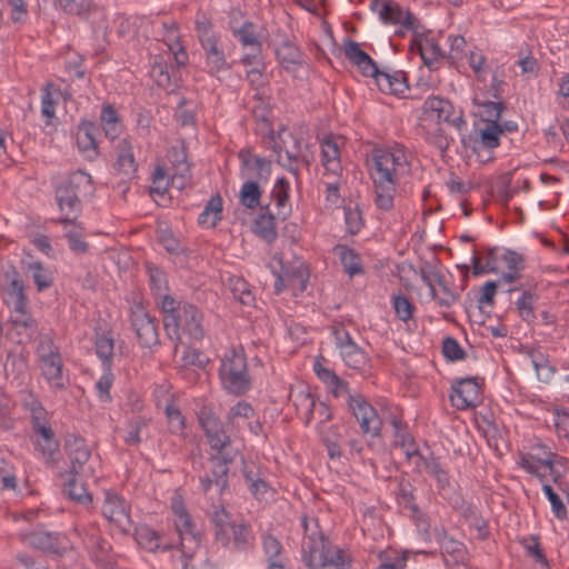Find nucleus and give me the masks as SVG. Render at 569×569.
<instances>
[{"label": "nucleus", "instance_id": "nucleus-1", "mask_svg": "<svg viewBox=\"0 0 569 569\" xmlns=\"http://www.w3.org/2000/svg\"><path fill=\"white\" fill-rule=\"evenodd\" d=\"M410 172V163L402 149H376L372 153L370 177L373 182V203L382 211H390L395 204L397 187Z\"/></svg>", "mask_w": 569, "mask_h": 569}, {"label": "nucleus", "instance_id": "nucleus-2", "mask_svg": "<svg viewBox=\"0 0 569 569\" xmlns=\"http://www.w3.org/2000/svg\"><path fill=\"white\" fill-rule=\"evenodd\" d=\"M160 309L164 330L171 339H180L181 333L193 340H201L204 337L203 315L197 306L177 301L170 295H166L160 301Z\"/></svg>", "mask_w": 569, "mask_h": 569}, {"label": "nucleus", "instance_id": "nucleus-3", "mask_svg": "<svg viewBox=\"0 0 569 569\" xmlns=\"http://www.w3.org/2000/svg\"><path fill=\"white\" fill-rule=\"evenodd\" d=\"M199 422L204 431L210 448L216 451L211 455L210 462L216 481L221 487L226 486V475L229 472V466L234 461L237 450L230 449L231 439L227 435L221 420L210 410L203 408L199 415Z\"/></svg>", "mask_w": 569, "mask_h": 569}, {"label": "nucleus", "instance_id": "nucleus-4", "mask_svg": "<svg viewBox=\"0 0 569 569\" xmlns=\"http://www.w3.org/2000/svg\"><path fill=\"white\" fill-rule=\"evenodd\" d=\"M92 190V178L82 170H77L61 180L54 189L56 201L61 212L59 222L74 224L81 211V196L91 193Z\"/></svg>", "mask_w": 569, "mask_h": 569}, {"label": "nucleus", "instance_id": "nucleus-5", "mask_svg": "<svg viewBox=\"0 0 569 569\" xmlns=\"http://www.w3.org/2000/svg\"><path fill=\"white\" fill-rule=\"evenodd\" d=\"M210 519L213 525L214 540L223 548L243 553L253 548L254 535L249 522L231 520L230 513L224 508L216 509Z\"/></svg>", "mask_w": 569, "mask_h": 569}, {"label": "nucleus", "instance_id": "nucleus-6", "mask_svg": "<svg viewBox=\"0 0 569 569\" xmlns=\"http://www.w3.org/2000/svg\"><path fill=\"white\" fill-rule=\"evenodd\" d=\"M197 39L203 51L204 66L209 74L216 76L230 69L221 36L214 31L211 17L198 10L194 18Z\"/></svg>", "mask_w": 569, "mask_h": 569}, {"label": "nucleus", "instance_id": "nucleus-7", "mask_svg": "<svg viewBox=\"0 0 569 569\" xmlns=\"http://www.w3.org/2000/svg\"><path fill=\"white\" fill-rule=\"evenodd\" d=\"M220 383L228 393L242 396L251 388L248 361L242 348L227 350L218 369Z\"/></svg>", "mask_w": 569, "mask_h": 569}, {"label": "nucleus", "instance_id": "nucleus-8", "mask_svg": "<svg viewBox=\"0 0 569 569\" xmlns=\"http://www.w3.org/2000/svg\"><path fill=\"white\" fill-rule=\"evenodd\" d=\"M129 320L140 347L152 349L160 345L157 319L150 316L142 301L131 303Z\"/></svg>", "mask_w": 569, "mask_h": 569}, {"label": "nucleus", "instance_id": "nucleus-9", "mask_svg": "<svg viewBox=\"0 0 569 569\" xmlns=\"http://www.w3.org/2000/svg\"><path fill=\"white\" fill-rule=\"evenodd\" d=\"M502 129L500 123L493 120L476 124L472 134L469 136L472 151L482 162L493 159L492 150L500 146Z\"/></svg>", "mask_w": 569, "mask_h": 569}, {"label": "nucleus", "instance_id": "nucleus-10", "mask_svg": "<svg viewBox=\"0 0 569 569\" xmlns=\"http://www.w3.org/2000/svg\"><path fill=\"white\" fill-rule=\"evenodd\" d=\"M312 158L309 146L303 143L302 138L289 134L288 140H282L278 161L296 177L302 167L308 168L310 166Z\"/></svg>", "mask_w": 569, "mask_h": 569}, {"label": "nucleus", "instance_id": "nucleus-11", "mask_svg": "<svg viewBox=\"0 0 569 569\" xmlns=\"http://www.w3.org/2000/svg\"><path fill=\"white\" fill-rule=\"evenodd\" d=\"M348 407L359 422L362 435L371 438L381 435L382 421L377 410L360 393L349 395Z\"/></svg>", "mask_w": 569, "mask_h": 569}, {"label": "nucleus", "instance_id": "nucleus-12", "mask_svg": "<svg viewBox=\"0 0 569 569\" xmlns=\"http://www.w3.org/2000/svg\"><path fill=\"white\" fill-rule=\"evenodd\" d=\"M32 548L54 557H62L72 550V543L67 535L50 531H32L23 536Z\"/></svg>", "mask_w": 569, "mask_h": 569}, {"label": "nucleus", "instance_id": "nucleus-13", "mask_svg": "<svg viewBox=\"0 0 569 569\" xmlns=\"http://www.w3.org/2000/svg\"><path fill=\"white\" fill-rule=\"evenodd\" d=\"M64 450L70 461L67 475L93 476V468L88 465L91 450L82 437L68 435L64 441Z\"/></svg>", "mask_w": 569, "mask_h": 569}, {"label": "nucleus", "instance_id": "nucleus-14", "mask_svg": "<svg viewBox=\"0 0 569 569\" xmlns=\"http://www.w3.org/2000/svg\"><path fill=\"white\" fill-rule=\"evenodd\" d=\"M336 347L339 349L340 356L345 363L355 369L362 370L369 362L367 353L353 341L349 331L343 326H335L332 328Z\"/></svg>", "mask_w": 569, "mask_h": 569}, {"label": "nucleus", "instance_id": "nucleus-15", "mask_svg": "<svg viewBox=\"0 0 569 569\" xmlns=\"http://www.w3.org/2000/svg\"><path fill=\"white\" fill-rule=\"evenodd\" d=\"M449 397L451 405L458 410L476 408L482 401L481 387L476 378L457 379Z\"/></svg>", "mask_w": 569, "mask_h": 569}, {"label": "nucleus", "instance_id": "nucleus-16", "mask_svg": "<svg viewBox=\"0 0 569 569\" xmlns=\"http://www.w3.org/2000/svg\"><path fill=\"white\" fill-rule=\"evenodd\" d=\"M241 161L240 176L246 181H257L258 184L267 183L271 176V161L264 157L252 153L248 149L239 151Z\"/></svg>", "mask_w": 569, "mask_h": 569}, {"label": "nucleus", "instance_id": "nucleus-17", "mask_svg": "<svg viewBox=\"0 0 569 569\" xmlns=\"http://www.w3.org/2000/svg\"><path fill=\"white\" fill-rule=\"evenodd\" d=\"M103 517L113 523L121 532L127 533L131 527L129 507L124 499L112 491L104 492V499L101 507Z\"/></svg>", "mask_w": 569, "mask_h": 569}, {"label": "nucleus", "instance_id": "nucleus-18", "mask_svg": "<svg viewBox=\"0 0 569 569\" xmlns=\"http://www.w3.org/2000/svg\"><path fill=\"white\" fill-rule=\"evenodd\" d=\"M426 113H435L439 121L446 122L458 131L466 126L461 110H456L453 104L441 97H428L423 102Z\"/></svg>", "mask_w": 569, "mask_h": 569}, {"label": "nucleus", "instance_id": "nucleus-19", "mask_svg": "<svg viewBox=\"0 0 569 569\" xmlns=\"http://www.w3.org/2000/svg\"><path fill=\"white\" fill-rule=\"evenodd\" d=\"M370 8L379 14L385 23H400L408 30H416L417 28L416 17L410 11L403 13L401 7L393 1L372 0Z\"/></svg>", "mask_w": 569, "mask_h": 569}, {"label": "nucleus", "instance_id": "nucleus-20", "mask_svg": "<svg viewBox=\"0 0 569 569\" xmlns=\"http://www.w3.org/2000/svg\"><path fill=\"white\" fill-rule=\"evenodd\" d=\"M308 281L309 269L303 262L293 267H282L281 272L277 274L274 292L279 295L284 288H290L297 296L307 289Z\"/></svg>", "mask_w": 569, "mask_h": 569}, {"label": "nucleus", "instance_id": "nucleus-21", "mask_svg": "<svg viewBox=\"0 0 569 569\" xmlns=\"http://www.w3.org/2000/svg\"><path fill=\"white\" fill-rule=\"evenodd\" d=\"M9 321L19 345L29 343L38 332V321L27 310V307L11 309Z\"/></svg>", "mask_w": 569, "mask_h": 569}, {"label": "nucleus", "instance_id": "nucleus-22", "mask_svg": "<svg viewBox=\"0 0 569 569\" xmlns=\"http://www.w3.org/2000/svg\"><path fill=\"white\" fill-rule=\"evenodd\" d=\"M343 53L347 60L355 64L365 77L373 78V76H377L379 70L378 66L373 59L360 48L358 42L351 39L346 40Z\"/></svg>", "mask_w": 569, "mask_h": 569}, {"label": "nucleus", "instance_id": "nucleus-23", "mask_svg": "<svg viewBox=\"0 0 569 569\" xmlns=\"http://www.w3.org/2000/svg\"><path fill=\"white\" fill-rule=\"evenodd\" d=\"M333 548L326 537L313 540H302L301 553L302 561L309 569H319L322 560Z\"/></svg>", "mask_w": 569, "mask_h": 569}, {"label": "nucleus", "instance_id": "nucleus-24", "mask_svg": "<svg viewBox=\"0 0 569 569\" xmlns=\"http://www.w3.org/2000/svg\"><path fill=\"white\" fill-rule=\"evenodd\" d=\"M40 369L42 376L54 390H63L67 388L69 379L63 373V361L61 355L40 360Z\"/></svg>", "mask_w": 569, "mask_h": 569}, {"label": "nucleus", "instance_id": "nucleus-25", "mask_svg": "<svg viewBox=\"0 0 569 569\" xmlns=\"http://www.w3.org/2000/svg\"><path fill=\"white\" fill-rule=\"evenodd\" d=\"M274 52L279 63L288 72L296 71L305 63V57L300 48L289 39H283L276 47Z\"/></svg>", "mask_w": 569, "mask_h": 569}, {"label": "nucleus", "instance_id": "nucleus-26", "mask_svg": "<svg viewBox=\"0 0 569 569\" xmlns=\"http://www.w3.org/2000/svg\"><path fill=\"white\" fill-rule=\"evenodd\" d=\"M261 545L267 557V569H286V557L281 541L271 533L261 537Z\"/></svg>", "mask_w": 569, "mask_h": 569}, {"label": "nucleus", "instance_id": "nucleus-27", "mask_svg": "<svg viewBox=\"0 0 569 569\" xmlns=\"http://www.w3.org/2000/svg\"><path fill=\"white\" fill-rule=\"evenodd\" d=\"M254 233L268 243L277 240L276 218L270 211L269 204L260 207V212L253 222Z\"/></svg>", "mask_w": 569, "mask_h": 569}, {"label": "nucleus", "instance_id": "nucleus-28", "mask_svg": "<svg viewBox=\"0 0 569 569\" xmlns=\"http://www.w3.org/2000/svg\"><path fill=\"white\" fill-rule=\"evenodd\" d=\"M373 79L382 93L402 94L408 89L407 80L403 72H387L378 70Z\"/></svg>", "mask_w": 569, "mask_h": 569}, {"label": "nucleus", "instance_id": "nucleus-29", "mask_svg": "<svg viewBox=\"0 0 569 569\" xmlns=\"http://www.w3.org/2000/svg\"><path fill=\"white\" fill-rule=\"evenodd\" d=\"M415 471L418 473L427 472L435 477L440 486L448 485L449 478L442 469L439 459L430 452L428 456L422 452L413 460Z\"/></svg>", "mask_w": 569, "mask_h": 569}, {"label": "nucleus", "instance_id": "nucleus-30", "mask_svg": "<svg viewBox=\"0 0 569 569\" xmlns=\"http://www.w3.org/2000/svg\"><path fill=\"white\" fill-rule=\"evenodd\" d=\"M97 127L93 122L81 121L78 128L77 143L82 152H88V159L93 160L98 157V142L96 140Z\"/></svg>", "mask_w": 569, "mask_h": 569}, {"label": "nucleus", "instance_id": "nucleus-31", "mask_svg": "<svg viewBox=\"0 0 569 569\" xmlns=\"http://www.w3.org/2000/svg\"><path fill=\"white\" fill-rule=\"evenodd\" d=\"M500 260L501 269H507V271H503L501 274L503 282L511 283L520 278V272L525 269V260L522 254L513 250L506 249L500 254Z\"/></svg>", "mask_w": 569, "mask_h": 569}, {"label": "nucleus", "instance_id": "nucleus-32", "mask_svg": "<svg viewBox=\"0 0 569 569\" xmlns=\"http://www.w3.org/2000/svg\"><path fill=\"white\" fill-rule=\"evenodd\" d=\"M117 161L114 170L124 177H131L137 171V162L132 152V146L129 139L124 138L117 146Z\"/></svg>", "mask_w": 569, "mask_h": 569}, {"label": "nucleus", "instance_id": "nucleus-33", "mask_svg": "<svg viewBox=\"0 0 569 569\" xmlns=\"http://www.w3.org/2000/svg\"><path fill=\"white\" fill-rule=\"evenodd\" d=\"M134 539L139 546L150 552L158 550L168 551L172 547L161 543V536L147 525H139L134 529Z\"/></svg>", "mask_w": 569, "mask_h": 569}, {"label": "nucleus", "instance_id": "nucleus-34", "mask_svg": "<svg viewBox=\"0 0 569 569\" xmlns=\"http://www.w3.org/2000/svg\"><path fill=\"white\" fill-rule=\"evenodd\" d=\"M4 372L8 379L23 382L28 376V359L21 352H8L4 362Z\"/></svg>", "mask_w": 569, "mask_h": 569}, {"label": "nucleus", "instance_id": "nucleus-35", "mask_svg": "<svg viewBox=\"0 0 569 569\" xmlns=\"http://www.w3.org/2000/svg\"><path fill=\"white\" fill-rule=\"evenodd\" d=\"M290 182L284 178H278L271 191V198L276 202L278 216L286 220L291 213V206L289 204Z\"/></svg>", "mask_w": 569, "mask_h": 569}, {"label": "nucleus", "instance_id": "nucleus-36", "mask_svg": "<svg viewBox=\"0 0 569 569\" xmlns=\"http://www.w3.org/2000/svg\"><path fill=\"white\" fill-rule=\"evenodd\" d=\"M321 162L325 169L332 174L341 171L340 150L332 138H326L321 142Z\"/></svg>", "mask_w": 569, "mask_h": 569}, {"label": "nucleus", "instance_id": "nucleus-37", "mask_svg": "<svg viewBox=\"0 0 569 569\" xmlns=\"http://www.w3.org/2000/svg\"><path fill=\"white\" fill-rule=\"evenodd\" d=\"M291 397L297 415L303 420L305 425H309L315 415L317 402L315 397L307 390H300Z\"/></svg>", "mask_w": 569, "mask_h": 569}, {"label": "nucleus", "instance_id": "nucleus-38", "mask_svg": "<svg viewBox=\"0 0 569 569\" xmlns=\"http://www.w3.org/2000/svg\"><path fill=\"white\" fill-rule=\"evenodd\" d=\"M83 541L96 562L107 563L111 560V545L106 539L96 533H87Z\"/></svg>", "mask_w": 569, "mask_h": 569}, {"label": "nucleus", "instance_id": "nucleus-39", "mask_svg": "<svg viewBox=\"0 0 569 569\" xmlns=\"http://www.w3.org/2000/svg\"><path fill=\"white\" fill-rule=\"evenodd\" d=\"M69 477L67 483L64 485V492L68 497L82 505H89L92 501L91 495L88 492L83 479L89 478L90 476H78V475H67Z\"/></svg>", "mask_w": 569, "mask_h": 569}, {"label": "nucleus", "instance_id": "nucleus-40", "mask_svg": "<svg viewBox=\"0 0 569 569\" xmlns=\"http://www.w3.org/2000/svg\"><path fill=\"white\" fill-rule=\"evenodd\" d=\"M222 213V198L220 194L212 196L207 202L203 211L198 217V222L201 226L214 228L221 220Z\"/></svg>", "mask_w": 569, "mask_h": 569}, {"label": "nucleus", "instance_id": "nucleus-41", "mask_svg": "<svg viewBox=\"0 0 569 569\" xmlns=\"http://www.w3.org/2000/svg\"><path fill=\"white\" fill-rule=\"evenodd\" d=\"M555 457V452L550 450V448L542 442H537L531 446L529 452L521 453L518 465L525 463V460H528L529 463H537L539 466L551 467L552 460Z\"/></svg>", "mask_w": 569, "mask_h": 569}, {"label": "nucleus", "instance_id": "nucleus-42", "mask_svg": "<svg viewBox=\"0 0 569 569\" xmlns=\"http://www.w3.org/2000/svg\"><path fill=\"white\" fill-rule=\"evenodd\" d=\"M335 252L339 256L345 271L350 277H353L356 274H360L363 272V269L361 266V259L355 250L348 248L345 244H338L335 248Z\"/></svg>", "mask_w": 569, "mask_h": 569}, {"label": "nucleus", "instance_id": "nucleus-43", "mask_svg": "<svg viewBox=\"0 0 569 569\" xmlns=\"http://www.w3.org/2000/svg\"><path fill=\"white\" fill-rule=\"evenodd\" d=\"M94 348L97 356L102 361V367L111 368L114 353V339L111 332L106 331L97 335Z\"/></svg>", "mask_w": 569, "mask_h": 569}, {"label": "nucleus", "instance_id": "nucleus-44", "mask_svg": "<svg viewBox=\"0 0 569 569\" xmlns=\"http://www.w3.org/2000/svg\"><path fill=\"white\" fill-rule=\"evenodd\" d=\"M256 411L253 407L247 401H238L232 406L226 415V425L231 428H239L241 422L253 419Z\"/></svg>", "mask_w": 569, "mask_h": 569}, {"label": "nucleus", "instance_id": "nucleus-45", "mask_svg": "<svg viewBox=\"0 0 569 569\" xmlns=\"http://www.w3.org/2000/svg\"><path fill=\"white\" fill-rule=\"evenodd\" d=\"M232 34L244 48H262V42L257 34V27L252 21H244L241 27L232 31Z\"/></svg>", "mask_w": 569, "mask_h": 569}, {"label": "nucleus", "instance_id": "nucleus-46", "mask_svg": "<svg viewBox=\"0 0 569 569\" xmlns=\"http://www.w3.org/2000/svg\"><path fill=\"white\" fill-rule=\"evenodd\" d=\"M261 196L262 190L260 184L257 183V181H246L239 191L240 203L243 207L252 210L260 207Z\"/></svg>", "mask_w": 569, "mask_h": 569}, {"label": "nucleus", "instance_id": "nucleus-47", "mask_svg": "<svg viewBox=\"0 0 569 569\" xmlns=\"http://www.w3.org/2000/svg\"><path fill=\"white\" fill-rule=\"evenodd\" d=\"M538 300V295L531 290H525L516 301V307L520 318L531 323L536 319L535 302Z\"/></svg>", "mask_w": 569, "mask_h": 569}, {"label": "nucleus", "instance_id": "nucleus-48", "mask_svg": "<svg viewBox=\"0 0 569 569\" xmlns=\"http://www.w3.org/2000/svg\"><path fill=\"white\" fill-rule=\"evenodd\" d=\"M58 93L59 89L52 83H47L41 90V114L46 118V124H51L56 117L57 101L53 93Z\"/></svg>", "mask_w": 569, "mask_h": 569}, {"label": "nucleus", "instance_id": "nucleus-49", "mask_svg": "<svg viewBox=\"0 0 569 569\" xmlns=\"http://www.w3.org/2000/svg\"><path fill=\"white\" fill-rule=\"evenodd\" d=\"M57 4L66 13L87 17L96 10L93 0H57Z\"/></svg>", "mask_w": 569, "mask_h": 569}, {"label": "nucleus", "instance_id": "nucleus-50", "mask_svg": "<svg viewBox=\"0 0 569 569\" xmlns=\"http://www.w3.org/2000/svg\"><path fill=\"white\" fill-rule=\"evenodd\" d=\"M319 565L321 569H351V557L340 548H333Z\"/></svg>", "mask_w": 569, "mask_h": 569}, {"label": "nucleus", "instance_id": "nucleus-51", "mask_svg": "<svg viewBox=\"0 0 569 569\" xmlns=\"http://www.w3.org/2000/svg\"><path fill=\"white\" fill-rule=\"evenodd\" d=\"M413 41L418 47L423 62L428 67H431L432 63L438 60V58L442 57L441 48L432 39H418L416 37Z\"/></svg>", "mask_w": 569, "mask_h": 569}, {"label": "nucleus", "instance_id": "nucleus-52", "mask_svg": "<svg viewBox=\"0 0 569 569\" xmlns=\"http://www.w3.org/2000/svg\"><path fill=\"white\" fill-rule=\"evenodd\" d=\"M180 537V547L183 557L192 558L196 550L200 547L202 533L196 528L190 531H186L179 535Z\"/></svg>", "mask_w": 569, "mask_h": 569}, {"label": "nucleus", "instance_id": "nucleus-53", "mask_svg": "<svg viewBox=\"0 0 569 569\" xmlns=\"http://www.w3.org/2000/svg\"><path fill=\"white\" fill-rule=\"evenodd\" d=\"M8 306L11 309L26 308L28 305V298L24 293V284L20 279H12L8 287Z\"/></svg>", "mask_w": 569, "mask_h": 569}, {"label": "nucleus", "instance_id": "nucleus-54", "mask_svg": "<svg viewBox=\"0 0 569 569\" xmlns=\"http://www.w3.org/2000/svg\"><path fill=\"white\" fill-rule=\"evenodd\" d=\"M29 272L31 273V278L38 291H43L52 286L53 277L51 271L44 268L40 262L30 263Z\"/></svg>", "mask_w": 569, "mask_h": 569}, {"label": "nucleus", "instance_id": "nucleus-55", "mask_svg": "<svg viewBox=\"0 0 569 569\" xmlns=\"http://www.w3.org/2000/svg\"><path fill=\"white\" fill-rule=\"evenodd\" d=\"M392 425L396 430V436L400 438L398 445L403 449L407 459L409 461H413L421 453L416 445L415 439L408 433H400L401 422L399 420L393 419Z\"/></svg>", "mask_w": 569, "mask_h": 569}, {"label": "nucleus", "instance_id": "nucleus-56", "mask_svg": "<svg viewBox=\"0 0 569 569\" xmlns=\"http://www.w3.org/2000/svg\"><path fill=\"white\" fill-rule=\"evenodd\" d=\"M147 273L149 276V283L152 292L156 296L163 297L167 290V279L164 272L152 263L146 264Z\"/></svg>", "mask_w": 569, "mask_h": 569}, {"label": "nucleus", "instance_id": "nucleus-57", "mask_svg": "<svg viewBox=\"0 0 569 569\" xmlns=\"http://www.w3.org/2000/svg\"><path fill=\"white\" fill-rule=\"evenodd\" d=\"M528 355L531 359V363L538 377L540 378L541 376H543V380H548L549 378H551V376L555 372V369L549 363L545 355L536 350H529Z\"/></svg>", "mask_w": 569, "mask_h": 569}, {"label": "nucleus", "instance_id": "nucleus-58", "mask_svg": "<svg viewBox=\"0 0 569 569\" xmlns=\"http://www.w3.org/2000/svg\"><path fill=\"white\" fill-rule=\"evenodd\" d=\"M114 376L111 371V368H103V373L99 378V380L96 382V390L98 398L102 402H110L111 401V395L110 389L113 385Z\"/></svg>", "mask_w": 569, "mask_h": 569}, {"label": "nucleus", "instance_id": "nucleus-59", "mask_svg": "<svg viewBox=\"0 0 569 569\" xmlns=\"http://www.w3.org/2000/svg\"><path fill=\"white\" fill-rule=\"evenodd\" d=\"M345 222L349 234H357L363 227L362 213L358 207H345Z\"/></svg>", "mask_w": 569, "mask_h": 569}, {"label": "nucleus", "instance_id": "nucleus-60", "mask_svg": "<svg viewBox=\"0 0 569 569\" xmlns=\"http://www.w3.org/2000/svg\"><path fill=\"white\" fill-rule=\"evenodd\" d=\"M36 447L48 463H56L57 455L59 453V441L56 437L50 438V440L47 438L38 439Z\"/></svg>", "mask_w": 569, "mask_h": 569}, {"label": "nucleus", "instance_id": "nucleus-61", "mask_svg": "<svg viewBox=\"0 0 569 569\" xmlns=\"http://www.w3.org/2000/svg\"><path fill=\"white\" fill-rule=\"evenodd\" d=\"M172 186L179 190L184 189L191 181L192 174L188 162L170 168Z\"/></svg>", "mask_w": 569, "mask_h": 569}, {"label": "nucleus", "instance_id": "nucleus-62", "mask_svg": "<svg viewBox=\"0 0 569 569\" xmlns=\"http://www.w3.org/2000/svg\"><path fill=\"white\" fill-rule=\"evenodd\" d=\"M479 112L482 118L480 123L491 120H493L496 123H499L501 112L505 109V104L502 101H485L479 103Z\"/></svg>", "mask_w": 569, "mask_h": 569}, {"label": "nucleus", "instance_id": "nucleus-63", "mask_svg": "<svg viewBox=\"0 0 569 569\" xmlns=\"http://www.w3.org/2000/svg\"><path fill=\"white\" fill-rule=\"evenodd\" d=\"M442 355L449 361H459L465 359L466 351L459 345L457 339L446 337L442 341Z\"/></svg>", "mask_w": 569, "mask_h": 569}, {"label": "nucleus", "instance_id": "nucleus-64", "mask_svg": "<svg viewBox=\"0 0 569 569\" xmlns=\"http://www.w3.org/2000/svg\"><path fill=\"white\" fill-rule=\"evenodd\" d=\"M392 305L397 317L407 322L412 318L415 306L409 301V299L403 295H398L393 297Z\"/></svg>", "mask_w": 569, "mask_h": 569}]
</instances>
